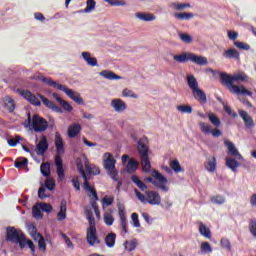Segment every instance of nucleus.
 Instances as JSON below:
<instances>
[{"mask_svg":"<svg viewBox=\"0 0 256 256\" xmlns=\"http://www.w3.org/2000/svg\"><path fill=\"white\" fill-rule=\"evenodd\" d=\"M122 97H131L132 99H137V94H134L133 90L126 88L122 91Z\"/></svg>","mask_w":256,"mask_h":256,"instance_id":"nucleus-56","label":"nucleus"},{"mask_svg":"<svg viewBox=\"0 0 256 256\" xmlns=\"http://www.w3.org/2000/svg\"><path fill=\"white\" fill-rule=\"evenodd\" d=\"M239 115L243 119L244 124L248 129L255 127V122H253V118L244 110H239Z\"/></svg>","mask_w":256,"mask_h":256,"instance_id":"nucleus-15","label":"nucleus"},{"mask_svg":"<svg viewBox=\"0 0 256 256\" xmlns=\"http://www.w3.org/2000/svg\"><path fill=\"white\" fill-rule=\"evenodd\" d=\"M224 144L228 148L229 153L232 155V157H237V159H243V156L239 153V150L235 148V144L231 141H224Z\"/></svg>","mask_w":256,"mask_h":256,"instance_id":"nucleus-18","label":"nucleus"},{"mask_svg":"<svg viewBox=\"0 0 256 256\" xmlns=\"http://www.w3.org/2000/svg\"><path fill=\"white\" fill-rule=\"evenodd\" d=\"M6 241L10 243L18 244L20 249H25V242L27 241V237L23 233V230L16 229L13 226H8L6 228Z\"/></svg>","mask_w":256,"mask_h":256,"instance_id":"nucleus-4","label":"nucleus"},{"mask_svg":"<svg viewBox=\"0 0 256 256\" xmlns=\"http://www.w3.org/2000/svg\"><path fill=\"white\" fill-rule=\"evenodd\" d=\"M38 97L41 99L42 103L45 105V107H48V109H52V111H57L58 113H61V108H59L55 103L47 98L45 96L38 94Z\"/></svg>","mask_w":256,"mask_h":256,"instance_id":"nucleus-17","label":"nucleus"},{"mask_svg":"<svg viewBox=\"0 0 256 256\" xmlns=\"http://www.w3.org/2000/svg\"><path fill=\"white\" fill-rule=\"evenodd\" d=\"M224 57H227L228 59H237L239 60V51H237L235 48L228 49L224 52Z\"/></svg>","mask_w":256,"mask_h":256,"instance_id":"nucleus-32","label":"nucleus"},{"mask_svg":"<svg viewBox=\"0 0 256 256\" xmlns=\"http://www.w3.org/2000/svg\"><path fill=\"white\" fill-rule=\"evenodd\" d=\"M32 213H33V217H35V219L43 218V213H41V206H39V204L33 206Z\"/></svg>","mask_w":256,"mask_h":256,"instance_id":"nucleus-46","label":"nucleus"},{"mask_svg":"<svg viewBox=\"0 0 256 256\" xmlns=\"http://www.w3.org/2000/svg\"><path fill=\"white\" fill-rule=\"evenodd\" d=\"M218 101L223 105L224 111H226L228 115H230L231 117H237V113L233 112V110L231 109V106L227 105V103H225L223 99L218 98Z\"/></svg>","mask_w":256,"mask_h":256,"instance_id":"nucleus-38","label":"nucleus"},{"mask_svg":"<svg viewBox=\"0 0 256 256\" xmlns=\"http://www.w3.org/2000/svg\"><path fill=\"white\" fill-rule=\"evenodd\" d=\"M61 236L63 237L68 249H75L73 242H71V238H69V236H67V234L62 233Z\"/></svg>","mask_w":256,"mask_h":256,"instance_id":"nucleus-58","label":"nucleus"},{"mask_svg":"<svg viewBox=\"0 0 256 256\" xmlns=\"http://www.w3.org/2000/svg\"><path fill=\"white\" fill-rule=\"evenodd\" d=\"M117 165V160L113 154L106 152L103 155V167L106 170L107 174L113 179V181H119V172L115 167Z\"/></svg>","mask_w":256,"mask_h":256,"instance_id":"nucleus-5","label":"nucleus"},{"mask_svg":"<svg viewBox=\"0 0 256 256\" xmlns=\"http://www.w3.org/2000/svg\"><path fill=\"white\" fill-rule=\"evenodd\" d=\"M189 61L195 63L196 65H207L208 61L207 58L204 56H197L193 53L189 54Z\"/></svg>","mask_w":256,"mask_h":256,"instance_id":"nucleus-22","label":"nucleus"},{"mask_svg":"<svg viewBox=\"0 0 256 256\" xmlns=\"http://www.w3.org/2000/svg\"><path fill=\"white\" fill-rule=\"evenodd\" d=\"M54 143L57 151V155L55 156L56 173L60 181H63V179H65V169L63 168V159L61 158V155H65V144L63 143L61 133H55Z\"/></svg>","mask_w":256,"mask_h":256,"instance_id":"nucleus-2","label":"nucleus"},{"mask_svg":"<svg viewBox=\"0 0 256 256\" xmlns=\"http://www.w3.org/2000/svg\"><path fill=\"white\" fill-rule=\"evenodd\" d=\"M38 248L40 251H47V244L45 243L44 237L38 240Z\"/></svg>","mask_w":256,"mask_h":256,"instance_id":"nucleus-61","label":"nucleus"},{"mask_svg":"<svg viewBox=\"0 0 256 256\" xmlns=\"http://www.w3.org/2000/svg\"><path fill=\"white\" fill-rule=\"evenodd\" d=\"M106 3L111 5L112 7H125L127 3L123 0H104Z\"/></svg>","mask_w":256,"mask_h":256,"instance_id":"nucleus-44","label":"nucleus"},{"mask_svg":"<svg viewBox=\"0 0 256 256\" xmlns=\"http://www.w3.org/2000/svg\"><path fill=\"white\" fill-rule=\"evenodd\" d=\"M135 17L139 19L140 21L144 22H150V21H155L156 17L149 12H137L135 14Z\"/></svg>","mask_w":256,"mask_h":256,"instance_id":"nucleus-20","label":"nucleus"},{"mask_svg":"<svg viewBox=\"0 0 256 256\" xmlns=\"http://www.w3.org/2000/svg\"><path fill=\"white\" fill-rule=\"evenodd\" d=\"M45 191H47L46 187H40L38 190V197L39 199H47L49 195L45 194Z\"/></svg>","mask_w":256,"mask_h":256,"instance_id":"nucleus-62","label":"nucleus"},{"mask_svg":"<svg viewBox=\"0 0 256 256\" xmlns=\"http://www.w3.org/2000/svg\"><path fill=\"white\" fill-rule=\"evenodd\" d=\"M118 215L120 217V220L127 219L125 217V206H123V205L118 206Z\"/></svg>","mask_w":256,"mask_h":256,"instance_id":"nucleus-64","label":"nucleus"},{"mask_svg":"<svg viewBox=\"0 0 256 256\" xmlns=\"http://www.w3.org/2000/svg\"><path fill=\"white\" fill-rule=\"evenodd\" d=\"M131 181L140 188V191H147V186L139 179V177L133 175L131 176Z\"/></svg>","mask_w":256,"mask_h":256,"instance_id":"nucleus-35","label":"nucleus"},{"mask_svg":"<svg viewBox=\"0 0 256 256\" xmlns=\"http://www.w3.org/2000/svg\"><path fill=\"white\" fill-rule=\"evenodd\" d=\"M28 123H31V127L35 133H43L49 129V122L38 114H34L32 119L31 114H28Z\"/></svg>","mask_w":256,"mask_h":256,"instance_id":"nucleus-6","label":"nucleus"},{"mask_svg":"<svg viewBox=\"0 0 256 256\" xmlns=\"http://www.w3.org/2000/svg\"><path fill=\"white\" fill-rule=\"evenodd\" d=\"M189 55L191 53H184L181 55H175L174 56V61H177L178 63H185L186 61H189Z\"/></svg>","mask_w":256,"mask_h":256,"instance_id":"nucleus-43","label":"nucleus"},{"mask_svg":"<svg viewBox=\"0 0 256 256\" xmlns=\"http://www.w3.org/2000/svg\"><path fill=\"white\" fill-rule=\"evenodd\" d=\"M100 77H104V79H108L109 81H117L121 79V76L109 70H103L100 72Z\"/></svg>","mask_w":256,"mask_h":256,"instance_id":"nucleus-25","label":"nucleus"},{"mask_svg":"<svg viewBox=\"0 0 256 256\" xmlns=\"http://www.w3.org/2000/svg\"><path fill=\"white\" fill-rule=\"evenodd\" d=\"M187 83H188V87H190L192 92L199 89V82H197V78H195V76L188 75Z\"/></svg>","mask_w":256,"mask_h":256,"instance_id":"nucleus-27","label":"nucleus"},{"mask_svg":"<svg viewBox=\"0 0 256 256\" xmlns=\"http://www.w3.org/2000/svg\"><path fill=\"white\" fill-rule=\"evenodd\" d=\"M40 171L43 177L51 176V164L49 162H44L40 166Z\"/></svg>","mask_w":256,"mask_h":256,"instance_id":"nucleus-30","label":"nucleus"},{"mask_svg":"<svg viewBox=\"0 0 256 256\" xmlns=\"http://www.w3.org/2000/svg\"><path fill=\"white\" fill-rule=\"evenodd\" d=\"M38 205L44 213H51V211H53V206H51V204L39 203Z\"/></svg>","mask_w":256,"mask_h":256,"instance_id":"nucleus-51","label":"nucleus"},{"mask_svg":"<svg viewBox=\"0 0 256 256\" xmlns=\"http://www.w3.org/2000/svg\"><path fill=\"white\" fill-rule=\"evenodd\" d=\"M46 189L53 191L55 189V180L53 178H48L44 183Z\"/></svg>","mask_w":256,"mask_h":256,"instance_id":"nucleus-53","label":"nucleus"},{"mask_svg":"<svg viewBox=\"0 0 256 256\" xmlns=\"http://www.w3.org/2000/svg\"><path fill=\"white\" fill-rule=\"evenodd\" d=\"M81 133V124L75 123L68 127V137L75 139Z\"/></svg>","mask_w":256,"mask_h":256,"instance_id":"nucleus-16","label":"nucleus"},{"mask_svg":"<svg viewBox=\"0 0 256 256\" xmlns=\"http://www.w3.org/2000/svg\"><path fill=\"white\" fill-rule=\"evenodd\" d=\"M145 183H152L156 189H161V173L154 170L151 176L144 178Z\"/></svg>","mask_w":256,"mask_h":256,"instance_id":"nucleus-11","label":"nucleus"},{"mask_svg":"<svg viewBox=\"0 0 256 256\" xmlns=\"http://www.w3.org/2000/svg\"><path fill=\"white\" fill-rule=\"evenodd\" d=\"M172 7H174L176 9V11H183V9H187V8L191 7V4H189V3H183V4L173 3Z\"/></svg>","mask_w":256,"mask_h":256,"instance_id":"nucleus-54","label":"nucleus"},{"mask_svg":"<svg viewBox=\"0 0 256 256\" xmlns=\"http://www.w3.org/2000/svg\"><path fill=\"white\" fill-rule=\"evenodd\" d=\"M146 201L150 205H159L161 202V198L159 196V193L154 191H146Z\"/></svg>","mask_w":256,"mask_h":256,"instance_id":"nucleus-14","label":"nucleus"},{"mask_svg":"<svg viewBox=\"0 0 256 256\" xmlns=\"http://www.w3.org/2000/svg\"><path fill=\"white\" fill-rule=\"evenodd\" d=\"M22 160H16L14 163V166L16 167V169H23L25 167H27L29 160L27 158H20Z\"/></svg>","mask_w":256,"mask_h":256,"instance_id":"nucleus-42","label":"nucleus"},{"mask_svg":"<svg viewBox=\"0 0 256 256\" xmlns=\"http://www.w3.org/2000/svg\"><path fill=\"white\" fill-rule=\"evenodd\" d=\"M48 149H49V142H47V138L46 137H42V139L36 145L35 153L37 155H39L40 157H43V155H45V152Z\"/></svg>","mask_w":256,"mask_h":256,"instance_id":"nucleus-12","label":"nucleus"},{"mask_svg":"<svg viewBox=\"0 0 256 256\" xmlns=\"http://www.w3.org/2000/svg\"><path fill=\"white\" fill-rule=\"evenodd\" d=\"M249 77L244 72L235 73L234 75H229L227 73L220 74V81L222 85H225L227 89H229L230 93H234L235 95H248V97L253 96V92L249 91L245 86L234 85L233 83H237V81H247Z\"/></svg>","mask_w":256,"mask_h":256,"instance_id":"nucleus-1","label":"nucleus"},{"mask_svg":"<svg viewBox=\"0 0 256 256\" xmlns=\"http://www.w3.org/2000/svg\"><path fill=\"white\" fill-rule=\"evenodd\" d=\"M76 167L79 173L82 175V178L84 179V189L85 191H88L94 199V201H99V195H97V190L93 188L89 184V180L87 179V174H85V168L83 166V160L81 158L76 159Z\"/></svg>","mask_w":256,"mask_h":256,"instance_id":"nucleus-7","label":"nucleus"},{"mask_svg":"<svg viewBox=\"0 0 256 256\" xmlns=\"http://www.w3.org/2000/svg\"><path fill=\"white\" fill-rule=\"evenodd\" d=\"M71 183L76 189V191H81V184L79 183V176H75L74 179L71 180Z\"/></svg>","mask_w":256,"mask_h":256,"instance_id":"nucleus-60","label":"nucleus"},{"mask_svg":"<svg viewBox=\"0 0 256 256\" xmlns=\"http://www.w3.org/2000/svg\"><path fill=\"white\" fill-rule=\"evenodd\" d=\"M17 93H19L23 99L28 101V103L34 105V107H41V101H39V98H37V96H35V94H33L31 91L25 89H17Z\"/></svg>","mask_w":256,"mask_h":256,"instance_id":"nucleus-8","label":"nucleus"},{"mask_svg":"<svg viewBox=\"0 0 256 256\" xmlns=\"http://www.w3.org/2000/svg\"><path fill=\"white\" fill-rule=\"evenodd\" d=\"M131 219H132L133 227H136V228L141 227V223L139 222V214L132 213Z\"/></svg>","mask_w":256,"mask_h":256,"instance_id":"nucleus-55","label":"nucleus"},{"mask_svg":"<svg viewBox=\"0 0 256 256\" xmlns=\"http://www.w3.org/2000/svg\"><path fill=\"white\" fill-rule=\"evenodd\" d=\"M97 2L95 0H87L86 7L83 10H80V13H91L95 9Z\"/></svg>","mask_w":256,"mask_h":256,"instance_id":"nucleus-34","label":"nucleus"},{"mask_svg":"<svg viewBox=\"0 0 256 256\" xmlns=\"http://www.w3.org/2000/svg\"><path fill=\"white\" fill-rule=\"evenodd\" d=\"M202 253H212L213 249L211 248V244L209 242H203L200 247Z\"/></svg>","mask_w":256,"mask_h":256,"instance_id":"nucleus-52","label":"nucleus"},{"mask_svg":"<svg viewBox=\"0 0 256 256\" xmlns=\"http://www.w3.org/2000/svg\"><path fill=\"white\" fill-rule=\"evenodd\" d=\"M82 57L90 67H98L99 64L97 63V58L91 57V53L82 52Z\"/></svg>","mask_w":256,"mask_h":256,"instance_id":"nucleus-23","label":"nucleus"},{"mask_svg":"<svg viewBox=\"0 0 256 256\" xmlns=\"http://www.w3.org/2000/svg\"><path fill=\"white\" fill-rule=\"evenodd\" d=\"M117 240V235L113 232L109 233L105 237V243L107 247H115V241Z\"/></svg>","mask_w":256,"mask_h":256,"instance_id":"nucleus-33","label":"nucleus"},{"mask_svg":"<svg viewBox=\"0 0 256 256\" xmlns=\"http://www.w3.org/2000/svg\"><path fill=\"white\" fill-rule=\"evenodd\" d=\"M4 107L9 113H13L15 111V100L10 96H6L4 99Z\"/></svg>","mask_w":256,"mask_h":256,"instance_id":"nucleus-26","label":"nucleus"},{"mask_svg":"<svg viewBox=\"0 0 256 256\" xmlns=\"http://www.w3.org/2000/svg\"><path fill=\"white\" fill-rule=\"evenodd\" d=\"M208 119H210V122L212 125H215V127H219V125H221V120L213 113L208 114Z\"/></svg>","mask_w":256,"mask_h":256,"instance_id":"nucleus-50","label":"nucleus"},{"mask_svg":"<svg viewBox=\"0 0 256 256\" xmlns=\"http://www.w3.org/2000/svg\"><path fill=\"white\" fill-rule=\"evenodd\" d=\"M34 79L36 81H42V83H46V85H49V87H54V89H57V86L59 85L57 82L53 81V79L47 78L43 75L34 76Z\"/></svg>","mask_w":256,"mask_h":256,"instance_id":"nucleus-24","label":"nucleus"},{"mask_svg":"<svg viewBox=\"0 0 256 256\" xmlns=\"http://www.w3.org/2000/svg\"><path fill=\"white\" fill-rule=\"evenodd\" d=\"M149 140L147 137H142L138 141V153L141 159L142 171L149 173L151 171V161L149 160Z\"/></svg>","mask_w":256,"mask_h":256,"instance_id":"nucleus-3","label":"nucleus"},{"mask_svg":"<svg viewBox=\"0 0 256 256\" xmlns=\"http://www.w3.org/2000/svg\"><path fill=\"white\" fill-rule=\"evenodd\" d=\"M174 16L181 21L193 19V13H176Z\"/></svg>","mask_w":256,"mask_h":256,"instance_id":"nucleus-49","label":"nucleus"},{"mask_svg":"<svg viewBox=\"0 0 256 256\" xmlns=\"http://www.w3.org/2000/svg\"><path fill=\"white\" fill-rule=\"evenodd\" d=\"M104 223L108 227H111V225H113V223H115V218L113 217V215L111 213L107 212L104 214Z\"/></svg>","mask_w":256,"mask_h":256,"instance_id":"nucleus-45","label":"nucleus"},{"mask_svg":"<svg viewBox=\"0 0 256 256\" xmlns=\"http://www.w3.org/2000/svg\"><path fill=\"white\" fill-rule=\"evenodd\" d=\"M207 171L213 172L217 169V159L213 157L212 159L208 160L206 164Z\"/></svg>","mask_w":256,"mask_h":256,"instance_id":"nucleus-40","label":"nucleus"},{"mask_svg":"<svg viewBox=\"0 0 256 256\" xmlns=\"http://www.w3.org/2000/svg\"><path fill=\"white\" fill-rule=\"evenodd\" d=\"M235 47H238V49H243L244 51H249L251 49V46L249 44H245L243 42H234Z\"/></svg>","mask_w":256,"mask_h":256,"instance_id":"nucleus-59","label":"nucleus"},{"mask_svg":"<svg viewBox=\"0 0 256 256\" xmlns=\"http://www.w3.org/2000/svg\"><path fill=\"white\" fill-rule=\"evenodd\" d=\"M170 168L172 171L176 173H182L183 167H181V164L179 163V160L175 159L170 162Z\"/></svg>","mask_w":256,"mask_h":256,"instance_id":"nucleus-36","label":"nucleus"},{"mask_svg":"<svg viewBox=\"0 0 256 256\" xmlns=\"http://www.w3.org/2000/svg\"><path fill=\"white\" fill-rule=\"evenodd\" d=\"M67 219V201L63 199L60 203V211L57 214V220L63 221Z\"/></svg>","mask_w":256,"mask_h":256,"instance_id":"nucleus-19","label":"nucleus"},{"mask_svg":"<svg viewBox=\"0 0 256 256\" xmlns=\"http://www.w3.org/2000/svg\"><path fill=\"white\" fill-rule=\"evenodd\" d=\"M111 107L114 108L116 113H123L127 109V103L120 98H115L111 101Z\"/></svg>","mask_w":256,"mask_h":256,"instance_id":"nucleus-13","label":"nucleus"},{"mask_svg":"<svg viewBox=\"0 0 256 256\" xmlns=\"http://www.w3.org/2000/svg\"><path fill=\"white\" fill-rule=\"evenodd\" d=\"M178 37L179 39H181V41H183V43H187L188 45H190V43H193V37L187 33L179 32Z\"/></svg>","mask_w":256,"mask_h":256,"instance_id":"nucleus-39","label":"nucleus"},{"mask_svg":"<svg viewBox=\"0 0 256 256\" xmlns=\"http://www.w3.org/2000/svg\"><path fill=\"white\" fill-rule=\"evenodd\" d=\"M86 241L93 247V245H99L101 241H99V237H97V228H88L86 234Z\"/></svg>","mask_w":256,"mask_h":256,"instance_id":"nucleus-10","label":"nucleus"},{"mask_svg":"<svg viewBox=\"0 0 256 256\" xmlns=\"http://www.w3.org/2000/svg\"><path fill=\"white\" fill-rule=\"evenodd\" d=\"M226 165L231 169L232 171H237V167H239V163L236 162L233 158H226Z\"/></svg>","mask_w":256,"mask_h":256,"instance_id":"nucleus-41","label":"nucleus"},{"mask_svg":"<svg viewBox=\"0 0 256 256\" xmlns=\"http://www.w3.org/2000/svg\"><path fill=\"white\" fill-rule=\"evenodd\" d=\"M84 165L89 175H99L101 173V170H99V167L89 165V161L87 160L84 162Z\"/></svg>","mask_w":256,"mask_h":256,"instance_id":"nucleus-28","label":"nucleus"},{"mask_svg":"<svg viewBox=\"0 0 256 256\" xmlns=\"http://www.w3.org/2000/svg\"><path fill=\"white\" fill-rule=\"evenodd\" d=\"M56 89H59V91H63L67 95V97H69V99H72V101H74L78 105H83V98L81 97L79 92H75L63 86L62 84H58V86H56Z\"/></svg>","mask_w":256,"mask_h":256,"instance_id":"nucleus-9","label":"nucleus"},{"mask_svg":"<svg viewBox=\"0 0 256 256\" xmlns=\"http://www.w3.org/2000/svg\"><path fill=\"white\" fill-rule=\"evenodd\" d=\"M194 99L199 101V103H207V95L205 92L199 88H196V90L192 91Z\"/></svg>","mask_w":256,"mask_h":256,"instance_id":"nucleus-21","label":"nucleus"},{"mask_svg":"<svg viewBox=\"0 0 256 256\" xmlns=\"http://www.w3.org/2000/svg\"><path fill=\"white\" fill-rule=\"evenodd\" d=\"M139 167V163L134 159L129 160L128 165L125 168L126 173H135Z\"/></svg>","mask_w":256,"mask_h":256,"instance_id":"nucleus-31","label":"nucleus"},{"mask_svg":"<svg viewBox=\"0 0 256 256\" xmlns=\"http://www.w3.org/2000/svg\"><path fill=\"white\" fill-rule=\"evenodd\" d=\"M199 232L203 237H206V239H211V230H209L203 223H200Z\"/></svg>","mask_w":256,"mask_h":256,"instance_id":"nucleus-37","label":"nucleus"},{"mask_svg":"<svg viewBox=\"0 0 256 256\" xmlns=\"http://www.w3.org/2000/svg\"><path fill=\"white\" fill-rule=\"evenodd\" d=\"M177 111H180V113H193V108L190 105H179L177 106Z\"/></svg>","mask_w":256,"mask_h":256,"instance_id":"nucleus-48","label":"nucleus"},{"mask_svg":"<svg viewBox=\"0 0 256 256\" xmlns=\"http://www.w3.org/2000/svg\"><path fill=\"white\" fill-rule=\"evenodd\" d=\"M161 189L165 192L169 191V181L165 176H161Z\"/></svg>","mask_w":256,"mask_h":256,"instance_id":"nucleus-57","label":"nucleus"},{"mask_svg":"<svg viewBox=\"0 0 256 256\" xmlns=\"http://www.w3.org/2000/svg\"><path fill=\"white\" fill-rule=\"evenodd\" d=\"M199 127L202 133L205 135H210L211 133V126L205 122H199Z\"/></svg>","mask_w":256,"mask_h":256,"instance_id":"nucleus-47","label":"nucleus"},{"mask_svg":"<svg viewBox=\"0 0 256 256\" xmlns=\"http://www.w3.org/2000/svg\"><path fill=\"white\" fill-rule=\"evenodd\" d=\"M60 105L63 107L64 111H73V106H71V104H69L67 101L63 100Z\"/></svg>","mask_w":256,"mask_h":256,"instance_id":"nucleus-63","label":"nucleus"},{"mask_svg":"<svg viewBox=\"0 0 256 256\" xmlns=\"http://www.w3.org/2000/svg\"><path fill=\"white\" fill-rule=\"evenodd\" d=\"M138 241H137V239H133V240H126L125 242H124V248H125V250L126 251H129V252H131V251H135V249H137V245H138Z\"/></svg>","mask_w":256,"mask_h":256,"instance_id":"nucleus-29","label":"nucleus"}]
</instances>
